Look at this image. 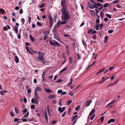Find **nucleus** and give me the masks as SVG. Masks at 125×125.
Masks as SVG:
<instances>
[{"label": "nucleus", "instance_id": "4", "mask_svg": "<svg viewBox=\"0 0 125 125\" xmlns=\"http://www.w3.org/2000/svg\"><path fill=\"white\" fill-rule=\"evenodd\" d=\"M65 46L66 48L67 54L68 56H69L70 53V48L67 45H65Z\"/></svg>", "mask_w": 125, "mask_h": 125}, {"label": "nucleus", "instance_id": "51", "mask_svg": "<svg viewBox=\"0 0 125 125\" xmlns=\"http://www.w3.org/2000/svg\"><path fill=\"white\" fill-rule=\"evenodd\" d=\"M114 30H110L108 31V33H112L113 32Z\"/></svg>", "mask_w": 125, "mask_h": 125}, {"label": "nucleus", "instance_id": "36", "mask_svg": "<svg viewBox=\"0 0 125 125\" xmlns=\"http://www.w3.org/2000/svg\"><path fill=\"white\" fill-rule=\"evenodd\" d=\"M57 122V121L56 120H53V121H52L51 122V125H53V124L56 123Z\"/></svg>", "mask_w": 125, "mask_h": 125}, {"label": "nucleus", "instance_id": "17", "mask_svg": "<svg viewBox=\"0 0 125 125\" xmlns=\"http://www.w3.org/2000/svg\"><path fill=\"white\" fill-rule=\"evenodd\" d=\"M92 102V101L90 100H88V101L86 103V105L87 106H88L90 105L91 103Z\"/></svg>", "mask_w": 125, "mask_h": 125}, {"label": "nucleus", "instance_id": "47", "mask_svg": "<svg viewBox=\"0 0 125 125\" xmlns=\"http://www.w3.org/2000/svg\"><path fill=\"white\" fill-rule=\"evenodd\" d=\"M14 110L15 113L17 114H18V111L16 107H15L14 108Z\"/></svg>", "mask_w": 125, "mask_h": 125}, {"label": "nucleus", "instance_id": "40", "mask_svg": "<svg viewBox=\"0 0 125 125\" xmlns=\"http://www.w3.org/2000/svg\"><path fill=\"white\" fill-rule=\"evenodd\" d=\"M100 15L101 18L103 17L104 16V14L103 12L101 11L100 12Z\"/></svg>", "mask_w": 125, "mask_h": 125}, {"label": "nucleus", "instance_id": "10", "mask_svg": "<svg viewBox=\"0 0 125 125\" xmlns=\"http://www.w3.org/2000/svg\"><path fill=\"white\" fill-rule=\"evenodd\" d=\"M44 116L47 122H48V118L47 117V114L46 110H44Z\"/></svg>", "mask_w": 125, "mask_h": 125}, {"label": "nucleus", "instance_id": "20", "mask_svg": "<svg viewBox=\"0 0 125 125\" xmlns=\"http://www.w3.org/2000/svg\"><path fill=\"white\" fill-rule=\"evenodd\" d=\"M30 38L32 42H34L35 41V39L31 36V34L30 35Z\"/></svg>", "mask_w": 125, "mask_h": 125}, {"label": "nucleus", "instance_id": "30", "mask_svg": "<svg viewBox=\"0 0 125 125\" xmlns=\"http://www.w3.org/2000/svg\"><path fill=\"white\" fill-rule=\"evenodd\" d=\"M42 90L40 87H37L36 88V90L35 91H36V92H37V91H41Z\"/></svg>", "mask_w": 125, "mask_h": 125}, {"label": "nucleus", "instance_id": "48", "mask_svg": "<svg viewBox=\"0 0 125 125\" xmlns=\"http://www.w3.org/2000/svg\"><path fill=\"white\" fill-rule=\"evenodd\" d=\"M35 105L33 104H32L31 106V109H34L35 108Z\"/></svg>", "mask_w": 125, "mask_h": 125}, {"label": "nucleus", "instance_id": "57", "mask_svg": "<svg viewBox=\"0 0 125 125\" xmlns=\"http://www.w3.org/2000/svg\"><path fill=\"white\" fill-rule=\"evenodd\" d=\"M35 104H38V102L36 98H35Z\"/></svg>", "mask_w": 125, "mask_h": 125}, {"label": "nucleus", "instance_id": "26", "mask_svg": "<svg viewBox=\"0 0 125 125\" xmlns=\"http://www.w3.org/2000/svg\"><path fill=\"white\" fill-rule=\"evenodd\" d=\"M67 68V66H65L64 68L62 70L60 71V73H62L63 72L66 71V70Z\"/></svg>", "mask_w": 125, "mask_h": 125}, {"label": "nucleus", "instance_id": "56", "mask_svg": "<svg viewBox=\"0 0 125 125\" xmlns=\"http://www.w3.org/2000/svg\"><path fill=\"white\" fill-rule=\"evenodd\" d=\"M23 100L24 102L26 103L27 102V100L26 98L25 97H24L23 98Z\"/></svg>", "mask_w": 125, "mask_h": 125}, {"label": "nucleus", "instance_id": "21", "mask_svg": "<svg viewBox=\"0 0 125 125\" xmlns=\"http://www.w3.org/2000/svg\"><path fill=\"white\" fill-rule=\"evenodd\" d=\"M45 91L47 93H50L51 92H52L51 90L49 89L45 88L44 89Z\"/></svg>", "mask_w": 125, "mask_h": 125}, {"label": "nucleus", "instance_id": "7", "mask_svg": "<svg viewBox=\"0 0 125 125\" xmlns=\"http://www.w3.org/2000/svg\"><path fill=\"white\" fill-rule=\"evenodd\" d=\"M65 107H62V109L61 107H59L58 108V110L60 113H62L65 110Z\"/></svg>", "mask_w": 125, "mask_h": 125}, {"label": "nucleus", "instance_id": "55", "mask_svg": "<svg viewBox=\"0 0 125 125\" xmlns=\"http://www.w3.org/2000/svg\"><path fill=\"white\" fill-rule=\"evenodd\" d=\"M28 21L29 22V23H30V22L31 21V17L30 16H29L28 17Z\"/></svg>", "mask_w": 125, "mask_h": 125}, {"label": "nucleus", "instance_id": "59", "mask_svg": "<svg viewBox=\"0 0 125 125\" xmlns=\"http://www.w3.org/2000/svg\"><path fill=\"white\" fill-rule=\"evenodd\" d=\"M69 95L71 96H73L74 95V94L72 92H70L69 93Z\"/></svg>", "mask_w": 125, "mask_h": 125}, {"label": "nucleus", "instance_id": "50", "mask_svg": "<svg viewBox=\"0 0 125 125\" xmlns=\"http://www.w3.org/2000/svg\"><path fill=\"white\" fill-rule=\"evenodd\" d=\"M23 114H24L25 113L27 112V109L25 108L24 110L23 111Z\"/></svg>", "mask_w": 125, "mask_h": 125}, {"label": "nucleus", "instance_id": "3", "mask_svg": "<svg viewBox=\"0 0 125 125\" xmlns=\"http://www.w3.org/2000/svg\"><path fill=\"white\" fill-rule=\"evenodd\" d=\"M48 18L49 20V27L51 28V27L52 25L53 24V19L51 16L50 15H48Z\"/></svg>", "mask_w": 125, "mask_h": 125}, {"label": "nucleus", "instance_id": "15", "mask_svg": "<svg viewBox=\"0 0 125 125\" xmlns=\"http://www.w3.org/2000/svg\"><path fill=\"white\" fill-rule=\"evenodd\" d=\"M34 95L37 99H39L38 94V93H37V92H36V91H35L34 92Z\"/></svg>", "mask_w": 125, "mask_h": 125}, {"label": "nucleus", "instance_id": "28", "mask_svg": "<svg viewBox=\"0 0 125 125\" xmlns=\"http://www.w3.org/2000/svg\"><path fill=\"white\" fill-rule=\"evenodd\" d=\"M54 41L55 43V44H56V45L58 47H59L60 46V44L57 42L55 40H54Z\"/></svg>", "mask_w": 125, "mask_h": 125}, {"label": "nucleus", "instance_id": "39", "mask_svg": "<svg viewBox=\"0 0 125 125\" xmlns=\"http://www.w3.org/2000/svg\"><path fill=\"white\" fill-rule=\"evenodd\" d=\"M47 109L48 112V113H50V112L49 110V105H48L47 106Z\"/></svg>", "mask_w": 125, "mask_h": 125}, {"label": "nucleus", "instance_id": "29", "mask_svg": "<svg viewBox=\"0 0 125 125\" xmlns=\"http://www.w3.org/2000/svg\"><path fill=\"white\" fill-rule=\"evenodd\" d=\"M49 31H44L43 32V33L44 35H45V36H48V34L49 33Z\"/></svg>", "mask_w": 125, "mask_h": 125}, {"label": "nucleus", "instance_id": "8", "mask_svg": "<svg viewBox=\"0 0 125 125\" xmlns=\"http://www.w3.org/2000/svg\"><path fill=\"white\" fill-rule=\"evenodd\" d=\"M94 4L93 5L90 3H89L87 4L88 6L90 9H94Z\"/></svg>", "mask_w": 125, "mask_h": 125}, {"label": "nucleus", "instance_id": "9", "mask_svg": "<svg viewBox=\"0 0 125 125\" xmlns=\"http://www.w3.org/2000/svg\"><path fill=\"white\" fill-rule=\"evenodd\" d=\"M56 96L55 94L50 95L48 96V98L50 99L53 98H56Z\"/></svg>", "mask_w": 125, "mask_h": 125}, {"label": "nucleus", "instance_id": "19", "mask_svg": "<svg viewBox=\"0 0 125 125\" xmlns=\"http://www.w3.org/2000/svg\"><path fill=\"white\" fill-rule=\"evenodd\" d=\"M69 59L70 63L71 64L73 62V58L71 56L69 57Z\"/></svg>", "mask_w": 125, "mask_h": 125}, {"label": "nucleus", "instance_id": "1", "mask_svg": "<svg viewBox=\"0 0 125 125\" xmlns=\"http://www.w3.org/2000/svg\"><path fill=\"white\" fill-rule=\"evenodd\" d=\"M62 16L61 17L62 20L66 21L68 20L70 16L69 11L67 9L61 10Z\"/></svg>", "mask_w": 125, "mask_h": 125}, {"label": "nucleus", "instance_id": "16", "mask_svg": "<svg viewBox=\"0 0 125 125\" xmlns=\"http://www.w3.org/2000/svg\"><path fill=\"white\" fill-rule=\"evenodd\" d=\"M105 68H103L101 70H100L97 73H96V75H97L99 74L100 73L103 72V71H105Z\"/></svg>", "mask_w": 125, "mask_h": 125}, {"label": "nucleus", "instance_id": "64", "mask_svg": "<svg viewBox=\"0 0 125 125\" xmlns=\"http://www.w3.org/2000/svg\"><path fill=\"white\" fill-rule=\"evenodd\" d=\"M100 20L99 19H96V22L98 24V23H99V22H100Z\"/></svg>", "mask_w": 125, "mask_h": 125}, {"label": "nucleus", "instance_id": "62", "mask_svg": "<svg viewBox=\"0 0 125 125\" xmlns=\"http://www.w3.org/2000/svg\"><path fill=\"white\" fill-rule=\"evenodd\" d=\"M114 68V67L113 66L110 67L109 68V70L110 71H111Z\"/></svg>", "mask_w": 125, "mask_h": 125}, {"label": "nucleus", "instance_id": "18", "mask_svg": "<svg viewBox=\"0 0 125 125\" xmlns=\"http://www.w3.org/2000/svg\"><path fill=\"white\" fill-rule=\"evenodd\" d=\"M90 12L91 14V15L93 16H95V12L94 10H91Z\"/></svg>", "mask_w": 125, "mask_h": 125}, {"label": "nucleus", "instance_id": "5", "mask_svg": "<svg viewBox=\"0 0 125 125\" xmlns=\"http://www.w3.org/2000/svg\"><path fill=\"white\" fill-rule=\"evenodd\" d=\"M61 21H58L57 23V27H60L59 25H63L67 23V22L66 21H63L61 22Z\"/></svg>", "mask_w": 125, "mask_h": 125}, {"label": "nucleus", "instance_id": "14", "mask_svg": "<svg viewBox=\"0 0 125 125\" xmlns=\"http://www.w3.org/2000/svg\"><path fill=\"white\" fill-rule=\"evenodd\" d=\"M15 61L16 63H18L19 62V59L18 57L17 56L15 57Z\"/></svg>", "mask_w": 125, "mask_h": 125}, {"label": "nucleus", "instance_id": "41", "mask_svg": "<svg viewBox=\"0 0 125 125\" xmlns=\"http://www.w3.org/2000/svg\"><path fill=\"white\" fill-rule=\"evenodd\" d=\"M37 26L39 27H40L42 25V24L40 23L38 21L37 22Z\"/></svg>", "mask_w": 125, "mask_h": 125}, {"label": "nucleus", "instance_id": "60", "mask_svg": "<svg viewBox=\"0 0 125 125\" xmlns=\"http://www.w3.org/2000/svg\"><path fill=\"white\" fill-rule=\"evenodd\" d=\"M77 54V59H80V56L79 55V54L78 53H77L76 54Z\"/></svg>", "mask_w": 125, "mask_h": 125}, {"label": "nucleus", "instance_id": "53", "mask_svg": "<svg viewBox=\"0 0 125 125\" xmlns=\"http://www.w3.org/2000/svg\"><path fill=\"white\" fill-rule=\"evenodd\" d=\"M45 5V4L44 3H43L42 4L39 6V8H42L44 7Z\"/></svg>", "mask_w": 125, "mask_h": 125}, {"label": "nucleus", "instance_id": "58", "mask_svg": "<svg viewBox=\"0 0 125 125\" xmlns=\"http://www.w3.org/2000/svg\"><path fill=\"white\" fill-rule=\"evenodd\" d=\"M27 93L28 94H30L31 93V90L30 89H28L27 90Z\"/></svg>", "mask_w": 125, "mask_h": 125}, {"label": "nucleus", "instance_id": "54", "mask_svg": "<svg viewBox=\"0 0 125 125\" xmlns=\"http://www.w3.org/2000/svg\"><path fill=\"white\" fill-rule=\"evenodd\" d=\"M106 16L109 18H111V15L109 14H107L106 15Z\"/></svg>", "mask_w": 125, "mask_h": 125}, {"label": "nucleus", "instance_id": "43", "mask_svg": "<svg viewBox=\"0 0 125 125\" xmlns=\"http://www.w3.org/2000/svg\"><path fill=\"white\" fill-rule=\"evenodd\" d=\"M21 23L23 25L24 23L25 20L23 18H22L21 19Z\"/></svg>", "mask_w": 125, "mask_h": 125}, {"label": "nucleus", "instance_id": "44", "mask_svg": "<svg viewBox=\"0 0 125 125\" xmlns=\"http://www.w3.org/2000/svg\"><path fill=\"white\" fill-rule=\"evenodd\" d=\"M25 45L26 46H30V44L29 42H25Z\"/></svg>", "mask_w": 125, "mask_h": 125}, {"label": "nucleus", "instance_id": "52", "mask_svg": "<svg viewBox=\"0 0 125 125\" xmlns=\"http://www.w3.org/2000/svg\"><path fill=\"white\" fill-rule=\"evenodd\" d=\"M20 119L19 118H15L14 119V120L15 122H16L17 121H18Z\"/></svg>", "mask_w": 125, "mask_h": 125}, {"label": "nucleus", "instance_id": "49", "mask_svg": "<svg viewBox=\"0 0 125 125\" xmlns=\"http://www.w3.org/2000/svg\"><path fill=\"white\" fill-rule=\"evenodd\" d=\"M45 75L43 76H42V81H45L46 80L45 78Z\"/></svg>", "mask_w": 125, "mask_h": 125}, {"label": "nucleus", "instance_id": "34", "mask_svg": "<svg viewBox=\"0 0 125 125\" xmlns=\"http://www.w3.org/2000/svg\"><path fill=\"white\" fill-rule=\"evenodd\" d=\"M29 115V112H28L22 118H23V117L27 118L28 116Z\"/></svg>", "mask_w": 125, "mask_h": 125}, {"label": "nucleus", "instance_id": "61", "mask_svg": "<svg viewBox=\"0 0 125 125\" xmlns=\"http://www.w3.org/2000/svg\"><path fill=\"white\" fill-rule=\"evenodd\" d=\"M62 91L61 90H59L58 91V93L59 94H62Z\"/></svg>", "mask_w": 125, "mask_h": 125}, {"label": "nucleus", "instance_id": "2", "mask_svg": "<svg viewBox=\"0 0 125 125\" xmlns=\"http://www.w3.org/2000/svg\"><path fill=\"white\" fill-rule=\"evenodd\" d=\"M65 0H62L61 1V4L62 7V10L67 9V7L65 4Z\"/></svg>", "mask_w": 125, "mask_h": 125}, {"label": "nucleus", "instance_id": "12", "mask_svg": "<svg viewBox=\"0 0 125 125\" xmlns=\"http://www.w3.org/2000/svg\"><path fill=\"white\" fill-rule=\"evenodd\" d=\"M95 110L94 108H93L91 111V112L90 113L89 116H88V118H89V116L93 114L95 112Z\"/></svg>", "mask_w": 125, "mask_h": 125}, {"label": "nucleus", "instance_id": "33", "mask_svg": "<svg viewBox=\"0 0 125 125\" xmlns=\"http://www.w3.org/2000/svg\"><path fill=\"white\" fill-rule=\"evenodd\" d=\"M99 24H97L95 26V28L97 30H99Z\"/></svg>", "mask_w": 125, "mask_h": 125}, {"label": "nucleus", "instance_id": "11", "mask_svg": "<svg viewBox=\"0 0 125 125\" xmlns=\"http://www.w3.org/2000/svg\"><path fill=\"white\" fill-rule=\"evenodd\" d=\"M18 27L16 26H15L14 28L13 29V30L15 31L16 34H17L18 32Z\"/></svg>", "mask_w": 125, "mask_h": 125}, {"label": "nucleus", "instance_id": "35", "mask_svg": "<svg viewBox=\"0 0 125 125\" xmlns=\"http://www.w3.org/2000/svg\"><path fill=\"white\" fill-rule=\"evenodd\" d=\"M83 43L84 45L85 46V47H86L87 44L86 43L84 42V40L83 39L82 40Z\"/></svg>", "mask_w": 125, "mask_h": 125}, {"label": "nucleus", "instance_id": "32", "mask_svg": "<svg viewBox=\"0 0 125 125\" xmlns=\"http://www.w3.org/2000/svg\"><path fill=\"white\" fill-rule=\"evenodd\" d=\"M93 31V30H92V29H90L88 30V34L90 33L91 34V33Z\"/></svg>", "mask_w": 125, "mask_h": 125}, {"label": "nucleus", "instance_id": "37", "mask_svg": "<svg viewBox=\"0 0 125 125\" xmlns=\"http://www.w3.org/2000/svg\"><path fill=\"white\" fill-rule=\"evenodd\" d=\"M104 7L106 8V7H108L109 5L108 3H105L104 5Z\"/></svg>", "mask_w": 125, "mask_h": 125}, {"label": "nucleus", "instance_id": "27", "mask_svg": "<svg viewBox=\"0 0 125 125\" xmlns=\"http://www.w3.org/2000/svg\"><path fill=\"white\" fill-rule=\"evenodd\" d=\"M50 44L51 45L56 46V44L55 43L52 42L51 40H50Z\"/></svg>", "mask_w": 125, "mask_h": 125}, {"label": "nucleus", "instance_id": "24", "mask_svg": "<svg viewBox=\"0 0 125 125\" xmlns=\"http://www.w3.org/2000/svg\"><path fill=\"white\" fill-rule=\"evenodd\" d=\"M108 36H106L105 37V40L104 41V42L106 43L108 41Z\"/></svg>", "mask_w": 125, "mask_h": 125}, {"label": "nucleus", "instance_id": "23", "mask_svg": "<svg viewBox=\"0 0 125 125\" xmlns=\"http://www.w3.org/2000/svg\"><path fill=\"white\" fill-rule=\"evenodd\" d=\"M78 117V115H75L73 117H72V118L71 120L72 121H74L76 118H77Z\"/></svg>", "mask_w": 125, "mask_h": 125}, {"label": "nucleus", "instance_id": "46", "mask_svg": "<svg viewBox=\"0 0 125 125\" xmlns=\"http://www.w3.org/2000/svg\"><path fill=\"white\" fill-rule=\"evenodd\" d=\"M95 10L96 11L95 12L96 13V16H97L98 15V13L100 11L97 9H95Z\"/></svg>", "mask_w": 125, "mask_h": 125}, {"label": "nucleus", "instance_id": "38", "mask_svg": "<svg viewBox=\"0 0 125 125\" xmlns=\"http://www.w3.org/2000/svg\"><path fill=\"white\" fill-rule=\"evenodd\" d=\"M44 57L43 56H41V58L40 59V60L41 61H42L44 60Z\"/></svg>", "mask_w": 125, "mask_h": 125}, {"label": "nucleus", "instance_id": "13", "mask_svg": "<svg viewBox=\"0 0 125 125\" xmlns=\"http://www.w3.org/2000/svg\"><path fill=\"white\" fill-rule=\"evenodd\" d=\"M0 13L2 14H5L6 12L3 9H0Z\"/></svg>", "mask_w": 125, "mask_h": 125}, {"label": "nucleus", "instance_id": "31", "mask_svg": "<svg viewBox=\"0 0 125 125\" xmlns=\"http://www.w3.org/2000/svg\"><path fill=\"white\" fill-rule=\"evenodd\" d=\"M72 101L71 100H68L67 102V105H69L71 103H72Z\"/></svg>", "mask_w": 125, "mask_h": 125}, {"label": "nucleus", "instance_id": "42", "mask_svg": "<svg viewBox=\"0 0 125 125\" xmlns=\"http://www.w3.org/2000/svg\"><path fill=\"white\" fill-rule=\"evenodd\" d=\"M63 80L62 79H59L58 81L55 82V83H60Z\"/></svg>", "mask_w": 125, "mask_h": 125}, {"label": "nucleus", "instance_id": "63", "mask_svg": "<svg viewBox=\"0 0 125 125\" xmlns=\"http://www.w3.org/2000/svg\"><path fill=\"white\" fill-rule=\"evenodd\" d=\"M31 51L33 53H34L36 54L37 53V51H35L33 50H32Z\"/></svg>", "mask_w": 125, "mask_h": 125}, {"label": "nucleus", "instance_id": "45", "mask_svg": "<svg viewBox=\"0 0 125 125\" xmlns=\"http://www.w3.org/2000/svg\"><path fill=\"white\" fill-rule=\"evenodd\" d=\"M3 30L4 31H7L8 30V29L7 27L5 26H4L3 28Z\"/></svg>", "mask_w": 125, "mask_h": 125}, {"label": "nucleus", "instance_id": "6", "mask_svg": "<svg viewBox=\"0 0 125 125\" xmlns=\"http://www.w3.org/2000/svg\"><path fill=\"white\" fill-rule=\"evenodd\" d=\"M103 4H102L101 3L97 2L95 4H94V8L96 9H98V8L99 7L101 6L102 5H103Z\"/></svg>", "mask_w": 125, "mask_h": 125}, {"label": "nucleus", "instance_id": "22", "mask_svg": "<svg viewBox=\"0 0 125 125\" xmlns=\"http://www.w3.org/2000/svg\"><path fill=\"white\" fill-rule=\"evenodd\" d=\"M115 121V120L113 119H110L108 122V123L109 124H110L111 122H113Z\"/></svg>", "mask_w": 125, "mask_h": 125}, {"label": "nucleus", "instance_id": "25", "mask_svg": "<svg viewBox=\"0 0 125 125\" xmlns=\"http://www.w3.org/2000/svg\"><path fill=\"white\" fill-rule=\"evenodd\" d=\"M33 121L35 122H37V121L33 117L31 119H30L28 120V121Z\"/></svg>", "mask_w": 125, "mask_h": 125}]
</instances>
